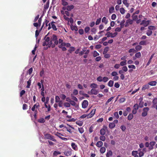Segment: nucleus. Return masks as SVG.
I'll list each match as a JSON object with an SVG mask.
<instances>
[{
	"mask_svg": "<svg viewBox=\"0 0 157 157\" xmlns=\"http://www.w3.org/2000/svg\"><path fill=\"white\" fill-rule=\"evenodd\" d=\"M48 35H46L44 38V40L43 43L42 45L43 46H48L49 44V42L50 41V38L49 37L47 36Z\"/></svg>",
	"mask_w": 157,
	"mask_h": 157,
	"instance_id": "nucleus-1",
	"label": "nucleus"
},
{
	"mask_svg": "<svg viewBox=\"0 0 157 157\" xmlns=\"http://www.w3.org/2000/svg\"><path fill=\"white\" fill-rule=\"evenodd\" d=\"M51 40L52 41L54 42V44L55 45H57L58 44V41L57 36L55 34H53L51 37Z\"/></svg>",
	"mask_w": 157,
	"mask_h": 157,
	"instance_id": "nucleus-2",
	"label": "nucleus"
},
{
	"mask_svg": "<svg viewBox=\"0 0 157 157\" xmlns=\"http://www.w3.org/2000/svg\"><path fill=\"white\" fill-rule=\"evenodd\" d=\"M149 110V108L148 107H145L143 108V112L142 113V115L143 117L146 116L147 114V112Z\"/></svg>",
	"mask_w": 157,
	"mask_h": 157,
	"instance_id": "nucleus-3",
	"label": "nucleus"
},
{
	"mask_svg": "<svg viewBox=\"0 0 157 157\" xmlns=\"http://www.w3.org/2000/svg\"><path fill=\"white\" fill-rule=\"evenodd\" d=\"M98 93V91L95 89H92L90 91L88 92L87 93L90 95H97Z\"/></svg>",
	"mask_w": 157,
	"mask_h": 157,
	"instance_id": "nucleus-4",
	"label": "nucleus"
},
{
	"mask_svg": "<svg viewBox=\"0 0 157 157\" xmlns=\"http://www.w3.org/2000/svg\"><path fill=\"white\" fill-rule=\"evenodd\" d=\"M40 105L38 102L36 103L32 107L31 110L33 111H34L35 108L39 109Z\"/></svg>",
	"mask_w": 157,
	"mask_h": 157,
	"instance_id": "nucleus-5",
	"label": "nucleus"
},
{
	"mask_svg": "<svg viewBox=\"0 0 157 157\" xmlns=\"http://www.w3.org/2000/svg\"><path fill=\"white\" fill-rule=\"evenodd\" d=\"M149 21L148 20L146 21L145 20H142L141 22L140 23V25H144L145 27H146L149 24Z\"/></svg>",
	"mask_w": 157,
	"mask_h": 157,
	"instance_id": "nucleus-6",
	"label": "nucleus"
},
{
	"mask_svg": "<svg viewBox=\"0 0 157 157\" xmlns=\"http://www.w3.org/2000/svg\"><path fill=\"white\" fill-rule=\"evenodd\" d=\"M88 105V102L86 100H84L82 103V107L83 108H85L87 107Z\"/></svg>",
	"mask_w": 157,
	"mask_h": 157,
	"instance_id": "nucleus-7",
	"label": "nucleus"
},
{
	"mask_svg": "<svg viewBox=\"0 0 157 157\" xmlns=\"http://www.w3.org/2000/svg\"><path fill=\"white\" fill-rule=\"evenodd\" d=\"M95 111V109L92 110L91 112L88 114V118H90L92 117L94 114Z\"/></svg>",
	"mask_w": 157,
	"mask_h": 157,
	"instance_id": "nucleus-8",
	"label": "nucleus"
},
{
	"mask_svg": "<svg viewBox=\"0 0 157 157\" xmlns=\"http://www.w3.org/2000/svg\"><path fill=\"white\" fill-rule=\"evenodd\" d=\"M108 33L110 34V37L112 38H113L115 37L118 34L116 32L114 33H110V32H108L105 34V35H107Z\"/></svg>",
	"mask_w": 157,
	"mask_h": 157,
	"instance_id": "nucleus-9",
	"label": "nucleus"
},
{
	"mask_svg": "<svg viewBox=\"0 0 157 157\" xmlns=\"http://www.w3.org/2000/svg\"><path fill=\"white\" fill-rule=\"evenodd\" d=\"M64 154L66 156H71L72 154V151L70 150H66L64 152Z\"/></svg>",
	"mask_w": 157,
	"mask_h": 157,
	"instance_id": "nucleus-10",
	"label": "nucleus"
},
{
	"mask_svg": "<svg viewBox=\"0 0 157 157\" xmlns=\"http://www.w3.org/2000/svg\"><path fill=\"white\" fill-rule=\"evenodd\" d=\"M155 142L154 141L151 142L149 143V145L150 146L149 147V149L150 150H152L153 149V146L155 145Z\"/></svg>",
	"mask_w": 157,
	"mask_h": 157,
	"instance_id": "nucleus-11",
	"label": "nucleus"
},
{
	"mask_svg": "<svg viewBox=\"0 0 157 157\" xmlns=\"http://www.w3.org/2000/svg\"><path fill=\"white\" fill-rule=\"evenodd\" d=\"M52 40H51L50 39V41H49V44L48 45V48L51 47L52 48H54L55 47L56 45L54 43H52Z\"/></svg>",
	"mask_w": 157,
	"mask_h": 157,
	"instance_id": "nucleus-12",
	"label": "nucleus"
},
{
	"mask_svg": "<svg viewBox=\"0 0 157 157\" xmlns=\"http://www.w3.org/2000/svg\"><path fill=\"white\" fill-rule=\"evenodd\" d=\"M102 23H104L105 25H106L108 23V19L106 17H104L102 19Z\"/></svg>",
	"mask_w": 157,
	"mask_h": 157,
	"instance_id": "nucleus-13",
	"label": "nucleus"
},
{
	"mask_svg": "<svg viewBox=\"0 0 157 157\" xmlns=\"http://www.w3.org/2000/svg\"><path fill=\"white\" fill-rule=\"evenodd\" d=\"M71 146L72 147L74 150L75 151L77 150H78L77 146V145H76L75 144V143H72L71 144Z\"/></svg>",
	"mask_w": 157,
	"mask_h": 157,
	"instance_id": "nucleus-14",
	"label": "nucleus"
},
{
	"mask_svg": "<svg viewBox=\"0 0 157 157\" xmlns=\"http://www.w3.org/2000/svg\"><path fill=\"white\" fill-rule=\"evenodd\" d=\"M149 85L148 84H146L144 85L142 89V90H145L146 89H147L149 88Z\"/></svg>",
	"mask_w": 157,
	"mask_h": 157,
	"instance_id": "nucleus-15",
	"label": "nucleus"
},
{
	"mask_svg": "<svg viewBox=\"0 0 157 157\" xmlns=\"http://www.w3.org/2000/svg\"><path fill=\"white\" fill-rule=\"evenodd\" d=\"M153 103V107H155L157 104V98H154L152 101Z\"/></svg>",
	"mask_w": 157,
	"mask_h": 157,
	"instance_id": "nucleus-16",
	"label": "nucleus"
},
{
	"mask_svg": "<svg viewBox=\"0 0 157 157\" xmlns=\"http://www.w3.org/2000/svg\"><path fill=\"white\" fill-rule=\"evenodd\" d=\"M74 8V6L73 5H71L70 6H67L66 7V9L68 11H70Z\"/></svg>",
	"mask_w": 157,
	"mask_h": 157,
	"instance_id": "nucleus-17",
	"label": "nucleus"
},
{
	"mask_svg": "<svg viewBox=\"0 0 157 157\" xmlns=\"http://www.w3.org/2000/svg\"><path fill=\"white\" fill-rule=\"evenodd\" d=\"M148 83L149 85H150L151 86H153L156 85L157 82L155 81H152L149 82Z\"/></svg>",
	"mask_w": 157,
	"mask_h": 157,
	"instance_id": "nucleus-18",
	"label": "nucleus"
},
{
	"mask_svg": "<svg viewBox=\"0 0 157 157\" xmlns=\"http://www.w3.org/2000/svg\"><path fill=\"white\" fill-rule=\"evenodd\" d=\"M154 54H153L151 56L147 64V66H148L150 64V63L151 62V60L153 58V57Z\"/></svg>",
	"mask_w": 157,
	"mask_h": 157,
	"instance_id": "nucleus-19",
	"label": "nucleus"
},
{
	"mask_svg": "<svg viewBox=\"0 0 157 157\" xmlns=\"http://www.w3.org/2000/svg\"><path fill=\"white\" fill-rule=\"evenodd\" d=\"M103 145V142L101 141H99L96 144V146L98 147H101Z\"/></svg>",
	"mask_w": 157,
	"mask_h": 157,
	"instance_id": "nucleus-20",
	"label": "nucleus"
},
{
	"mask_svg": "<svg viewBox=\"0 0 157 157\" xmlns=\"http://www.w3.org/2000/svg\"><path fill=\"white\" fill-rule=\"evenodd\" d=\"M105 133V130L104 128H102L100 130V133L101 135H104Z\"/></svg>",
	"mask_w": 157,
	"mask_h": 157,
	"instance_id": "nucleus-21",
	"label": "nucleus"
},
{
	"mask_svg": "<svg viewBox=\"0 0 157 157\" xmlns=\"http://www.w3.org/2000/svg\"><path fill=\"white\" fill-rule=\"evenodd\" d=\"M51 135L48 133L45 134L44 135V137L45 139H49L50 137H51Z\"/></svg>",
	"mask_w": 157,
	"mask_h": 157,
	"instance_id": "nucleus-22",
	"label": "nucleus"
},
{
	"mask_svg": "<svg viewBox=\"0 0 157 157\" xmlns=\"http://www.w3.org/2000/svg\"><path fill=\"white\" fill-rule=\"evenodd\" d=\"M71 28L72 30H75V31H77L78 29L77 27L75 26H73V25H71Z\"/></svg>",
	"mask_w": 157,
	"mask_h": 157,
	"instance_id": "nucleus-23",
	"label": "nucleus"
},
{
	"mask_svg": "<svg viewBox=\"0 0 157 157\" xmlns=\"http://www.w3.org/2000/svg\"><path fill=\"white\" fill-rule=\"evenodd\" d=\"M37 121L38 122L43 123H44L45 121V119L43 118H40L38 119Z\"/></svg>",
	"mask_w": 157,
	"mask_h": 157,
	"instance_id": "nucleus-24",
	"label": "nucleus"
},
{
	"mask_svg": "<svg viewBox=\"0 0 157 157\" xmlns=\"http://www.w3.org/2000/svg\"><path fill=\"white\" fill-rule=\"evenodd\" d=\"M114 8L112 6L109 8V12L110 13H112L114 12Z\"/></svg>",
	"mask_w": 157,
	"mask_h": 157,
	"instance_id": "nucleus-25",
	"label": "nucleus"
},
{
	"mask_svg": "<svg viewBox=\"0 0 157 157\" xmlns=\"http://www.w3.org/2000/svg\"><path fill=\"white\" fill-rule=\"evenodd\" d=\"M99 55V54L98 52L96 51H94L93 53V56L94 57H95L98 56Z\"/></svg>",
	"mask_w": 157,
	"mask_h": 157,
	"instance_id": "nucleus-26",
	"label": "nucleus"
},
{
	"mask_svg": "<svg viewBox=\"0 0 157 157\" xmlns=\"http://www.w3.org/2000/svg\"><path fill=\"white\" fill-rule=\"evenodd\" d=\"M123 3L127 7H128L129 6V4L127 2V0H123L122 1Z\"/></svg>",
	"mask_w": 157,
	"mask_h": 157,
	"instance_id": "nucleus-27",
	"label": "nucleus"
},
{
	"mask_svg": "<svg viewBox=\"0 0 157 157\" xmlns=\"http://www.w3.org/2000/svg\"><path fill=\"white\" fill-rule=\"evenodd\" d=\"M75 47H70L69 49L68 50V51L69 53H71L72 52L75 51Z\"/></svg>",
	"mask_w": 157,
	"mask_h": 157,
	"instance_id": "nucleus-28",
	"label": "nucleus"
},
{
	"mask_svg": "<svg viewBox=\"0 0 157 157\" xmlns=\"http://www.w3.org/2000/svg\"><path fill=\"white\" fill-rule=\"evenodd\" d=\"M113 153L111 150H109L106 154V157H109L110 156H112V155Z\"/></svg>",
	"mask_w": 157,
	"mask_h": 157,
	"instance_id": "nucleus-29",
	"label": "nucleus"
},
{
	"mask_svg": "<svg viewBox=\"0 0 157 157\" xmlns=\"http://www.w3.org/2000/svg\"><path fill=\"white\" fill-rule=\"evenodd\" d=\"M54 134H55V135L58 136V137H59L60 139H61V138L62 137H61V136H63V135H62V134H61L59 132H56V133H55Z\"/></svg>",
	"mask_w": 157,
	"mask_h": 157,
	"instance_id": "nucleus-30",
	"label": "nucleus"
},
{
	"mask_svg": "<svg viewBox=\"0 0 157 157\" xmlns=\"http://www.w3.org/2000/svg\"><path fill=\"white\" fill-rule=\"evenodd\" d=\"M113 80H110L108 82V85L110 87H112L113 84Z\"/></svg>",
	"mask_w": 157,
	"mask_h": 157,
	"instance_id": "nucleus-31",
	"label": "nucleus"
},
{
	"mask_svg": "<svg viewBox=\"0 0 157 157\" xmlns=\"http://www.w3.org/2000/svg\"><path fill=\"white\" fill-rule=\"evenodd\" d=\"M125 21L124 20H122L120 23V27L121 28H123L124 26V23H125Z\"/></svg>",
	"mask_w": 157,
	"mask_h": 157,
	"instance_id": "nucleus-32",
	"label": "nucleus"
},
{
	"mask_svg": "<svg viewBox=\"0 0 157 157\" xmlns=\"http://www.w3.org/2000/svg\"><path fill=\"white\" fill-rule=\"evenodd\" d=\"M126 21H127V23H128L130 25L132 24L133 23V20L130 19H128Z\"/></svg>",
	"mask_w": 157,
	"mask_h": 157,
	"instance_id": "nucleus-33",
	"label": "nucleus"
},
{
	"mask_svg": "<svg viewBox=\"0 0 157 157\" xmlns=\"http://www.w3.org/2000/svg\"><path fill=\"white\" fill-rule=\"evenodd\" d=\"M31 81L30 79H29V80L27 81V85L26 86V88H30V86L31 85Z\"/></svg>",
	"mask_w": 157,
	"mask_h": 157,
	"instance_id": "nucleus-34",
	"label": "nucleus"
},
{
	"mask_svg": "<svg viewBox=\"0 0 157 157\" xmlns=\"http://www.w3.org/2000/svg\"><path fill=\"white\" fill-rule=\"evenodd\" d=\"M71 97L72 99L73 100V101H78V100L77 98L75 97L74 96L73 94H71Z\"/></svg>",
	"mask_w": 157,
	"mask_h": 157,
	"instance_id": "nucleus-35",
	"label": "nucleus"
},
{
	"mask_svg": "<svg viewBox=\"0 0 157 157\" xmlns=\"http://www.w3.org/2000/svg\"><path fill=\"white\" fill-rule=\"evenodd\" d=\"M105 148L104 147H102L100 149V151L101 153H104L105 151Z\"/></svg>",
	"mask_w": 157,
	"mask_h": 157,
	"instance_id": "nucleus-36",
	"label": "nucleus"
},
{
	"mask_svg": "<svg viewBox=\"0 0 157 157\" xmlns=\"http://www.w3.org/2000/svg\"><path fill=\"white\" fill-rule=\"evenodd\" d=\"M61 100H60V98L58 96H56L55 97V102L56 103L60 101Z\"/></svg>",
	"mask_w": 157,
	"mask_h": 157,
	"instance_id": "nucleus-37",
	"label": "nucleus"
},
{
	"mask_svg": "<svg viewBox=\"0 0 157 157\" xmlns=\"http://www.w3.org/2000/svg\"><path fill=\"white\" fill-rule=\"evenodd\" d=\"M97 86V85L95 83H92L90 85V87L92 88H96Z\"/></svg>",
	"mask_w": 157,
	"mask_h": 157,
	"instance_id": "nucleus-38",
	"label": "nucleus"
},
{
	"mask_svg": "<svg viewBox=\"0 0 157 157\" xmlns=\"http://www.w3.org/2000/svg\"><path fill=\"white\" fill-rule=\"evenodd\" d=\"M142 48V46L140 45H137L135 47V49L137 51L140 50Z\"/></svg>",
	"mask_w": 157,
	"mask_h": 157,
	"instance_id": "nucleus-39",
	"label": "nucleus"
},
{
	"mask_svg": "<svg viewBox=\"0 0 157 157\" xmlns=\"http://www.w3.org/2000/svg\"><path fill=\"white\" fill-rule=\"evenodd\" d=\"M133 117V116L132 114H130L128 117V119L129 120H132Z\"/></svg>",
	"mask_w": 157,
	"mask_h": 157,
	"instance_id": "nucleus-40",
	"label": "nucleus"
},
{
	"mask_svg": "<svg viewBox=\"0 0 157 157\" xmlns=\"http://www.w3.org/2000/svg\"><path fill=\"white\" fill-rule=\"evenodd\" d=\"M109 48L108 47H105L103 52V54H105L109 50Z\"/></svg>",
	"mask_w": 157,
	"mask_h": 157,
	"instance_id": "nucleus-41",
	"label": "nucleus"
},
{
	"mask_svg": "<svg viewBox=\"0 0 157 157\" xmlns=\"http://www.w3.org/2000/svg\"><path fill=\"white\" fill-rule=\"evenodd\" d=\"M135 56L136 58H139L141 56V54L140 52H138L136 53L135 55Z\"/></svg>",
	"mask_w": 157,
	"mask_h": 157,
	"instance_id": "nucleus-42",
	"label": "nucleus"
},
{
	"mask_svg": "<svg viewBox=\"0 0 157 157\" xmlns=\"http://www.w3.org/2000/svg\"><path fill=\"white\" fill-rule=\"evenodd\" d=\"M137 52L136 50L134 48H132L130 49L128 51V52L131 53H136Z\"/></svg>",
	"mask_w": 157,
	"mask_h": 157,
	"instance_id": "nucleus-43",
	"label": "nucleus"
},
{
	"mask_svg": "<svg viewBox=\"0 0 157 157\" xmlns=\"http://www.w3.org/2000/svg\"><path fill=\"white\" fill-rule=\"evenodd\" d=\"M126 64V60L125 59V61L121 62L120 65L121 66H124Z\"/></svg>",
	"mask_w": 157,
	"mask_h": 157,
	"instance_id": "nucleus-44",
	"label": "nucleus"
},
{
	"mask_svg": "<svg viewBox=\"0 0 157 157\" xmlns=\"http://www.w3.org/2000/svg\"><path fill=\"white\" fill-rule=\"evenodd\" d=\"M120 13L122 14H124L125 13V10L124 9L123 7L121 8L120 9Z\"/></svg>",
	"mask_w": 157,
	"mask_h": 157,
	"instance_id": "nucleus-45",
	"label": "nucleus"
},
{
	"mask_svg": "<svg viewBox=\"0 0 157 157\" xmlns=\"http://www.w3.org/2000/svg\"><path fill=\"white\" fill-rule=\"evenodd\" d=\"M152 31L148 30H147L146 34L148 36H150L152 34Z\"/></svg>",
	"mask_w": 157,
	"mask_h": 157,
	"instance_id": "nucleus-46",
	"label": "nucleus"
},
{
	"mask_svg": "<svg viewBox=\"0 0 157 157\" xmlns=\"http://www.w3.org/2000/svg\"><path fill=\"white\" fill-rule=\"evenodd\" d=\"M114 98L113 97H112L110 98L105 103V105H107Z\"/></svg>",
	"mask_w": 157,
	"mask_h": 157,
	"instance_id": "nucleus-47",
	"label": "nucleus"
},
{
	"mask_svg": "<svg viewBox=\"0 0 157 157\" xmlns=\"http://www.w3.org/2000/svg\"><path fill=\"white\" fill-rule=\"evenodd\" d=\"M138 154V151H133L132 152V156L137 155Z\"/></svg>",
	"mask_w": 157,
	"mask_h": 157,
	"instance_id": "nucleus-48",
	"label": "nucleus"
},
{
	"mask_svg": "<svg viewBox=\"0 0 157 157\" xmlns=\"http://www.w3.org/2000/svg\"><path fill=\"white\" fill-rule=\"evenodd\" d=\"M148 28L149 29L151 30H155L156 29L155 27L154 26H150Z\"/></svg>",
	"mask_w": 157,
	"mask_h": 157,
	"instance_id": "nucleus-49",
	"label": "nucleus"
},
{
	"mask_svg": "<svg viewBox=\"0 0 157 157\" xmlns=\"http://www.w3.org/2000/svg\"><path fill=\"white\" fill-rule=\"evenodd\" d=\"M140 45H145L146 44V41L145 40H142L139 43Z\"/></svg>",
	"mask_w": 157,
	"mask_h": 157,
	"instance_id": "nucleus-50",
	"label": "nucleus"
},
{
	"mask_svg": "<svg viewBox=\"0 0 157 157\" xmlns=\"http://www.w3.org/2000/svg\"><path fill=\"white\" fill-rule=\"evenodd\" d=\"M109 80L108 78L107 77H104L102 79V81L104 82H106Z\"/></svg>",
	"mask_w": 157,
	"mask_h": 157,
	"instance_id": "nucleus-51",
	"label": "nucleus"
},
{
	"mask_svg": "<svg viewBox=\"0 0 157 157\" xmlns=\"http://www.w3.org/2000/svg\"><path fill=\"white\" fill-rule=\"evenodd\" d=\"M115 126V124H114V123H111L109 124V128H114Z\"/></svg>",
	"mask_w": 157,
	"mask_h": 157,
	"instance_id": "nucleus-52",
	"label": "nucleus"
},
{
	"mask_svg": "<svg viewBox=\"0 0 157 157\" xmlns=\"http://www.w3.org/2000/svg\"><path fill=\"white\" fill-rule=\"evenodd\" d=\"M61 154V152H59V151H55L53 153V155L54 156H56L60 154Z\"/></svg>",
	"mask_w": 157,
	"mask_h": 157,
	"instance_id": "nucleus-53",
	"label": "nucleus"
},
{
	"mask_svg": "<svg viewBox=\"0 0 157 157\" xmlns=\"http://www.w3.org/2000/svg\"><path fill=\"white\" fill-rule=\"evenodd\" d=\"M101 20V18H100L98 19L96 21L95 24L96 25H98L100 23Z\"/></svg>",
	"mask_w": 157,
	"mask_h": 157,
	"instance_id": "nucleus-54",
	"label": "nucleus"
},
{
	"mask_svg": "<svg viewBox=\"0 0 157 157\" xmlns=\"http://www.w3.org/2000/svg\"><path fill=\"white\" fill-rule=\"evenodd\" d=\"M100 139L102 141H105V136L102 135L100 137Z\"/></svg>",
	"mask_w": 157,
	"mask_h": 157,
	"instance_id": "nucleus-55",
	"label": "nucleus"
},
{
	"mask_svg": "<svg viewBox=\"0 0 157 157\" xmlns=\"http://www.w3.org/2000/svg\"><path fill=\"white\" fill-rule=\"evenodd\" d=\"M78 94V91L77 90L75 89L73 90V93L72 94H73L74 95H77Z\"/></svg>",
	"mask_w": 157,
	"mask_h": 157,
	"instance_id": "nucleus-56",
	"label": "nucleus"
},
{
	"mask_svg": "<svg viewBox=\"0 0 157 157\" xmlns=\"http://www.w3.org/2000/svg\"><path fill=\"white\" fill-rule=\"evenodd\" d=\"M62 2V4L63 6H67L68 4V3L65 0H61Z\"/></svg>",
	"mask_w": 157,
	"mask_h": 157,
	"instance_id": "nucleus-57",
	"label": "nucleus"
},
{
	"mask_svg": "<svg viewBox=\"0 0 157 157\" xmlns=\"http://www.w3.org/2000/svg\"><path fill=\"white\" fill-rule=\"evenodd\" d=\"M139 107V105L137 103L134 104V105L133 106V108H134L133 109H135L136 110H137L138 109Z\"/></svg>",
	"mask_w": 157,
	"mask_h": 157,
	"instance_id": "nucleus-58",
	"label": "nucleus"
},
{
	"mask_svg": "<svg viewBox=\"0 0 157 157\" xmlns=\"http://www.w3.org/2000/svg\"><path fill=\"white\" fill-rule=\"evenodd\" d=\"M60 97L62 100H64L66 98V96L64 94H61L60 95Z\"/></svg>",
	"mask_w": 157,
	"mask_h": 157,
	"instance_id": "nucleus-59",
	"label": "nucleus"
},
{
	"mask_svg": "<svg viewBox=\"0 0 157 157\" xmlns=\"http://www.w3.org/2000/svg\"><path fill=\"white\" fill-rule=\"evenodd\" d=\"M49 6V2L48 1L46 5H45L44 6V8L45 9H47L48 8Z\"/></svg>",
	"mask_w": 157,
	"mask_h": 157,
	"instance_id": "nucleus-60",
	"label": "nucleus"
},
{
	"mask_svg": "<svg viewBox=\"0 0 157 157\" xmlns=\"http://www.w3.org/2000/svg\"><path fill=\"white\" fill-rule=\"evenodd\" d=\"M114 116L117 119H118L119 117V115L118 114V113L117 112H116L114 113Z\"/></svg>",
	"mask_w": 157,
	"mask_h": 157,
	"instance_id": "nucleus-61",
	"label": "nucleus"
},
{
	"mask_svg": "<svg viewBox=\"0 0 157 157\" xmlns=\"http://www.w3.org/2000/svg\"><path fill=\"white\" fill-rule=\"evenodd\" d=\"M70 103V105H71L72 106H75L76 105V103L74 101L71 100Z\"/></svg>",
	"mask_w": 157,
	"mask_h": 157,
	"instance_id": "nucleus-62",
	"label": "nucleus"
},
{
	"mask_svg": "<svg viewBox=\"0 0 157 157\" xmlns=\"http://www.w3.org/2000/svg\"><path fill=\"white\" fill-rule=\"evenodd\" d=\"M65 106L67 107H69L70 106V103L65 102L64 104Z\"/></svg>",
	"mask_w": 157,
	"mask_h": 157,
	"instance_id": "nucleus-63",
	"label": "nucleus"
},
{
	"mask_svg": "<svg viewBox=\"0 0 157 157\" xmlns=\"http://www.w3.org/2000/svg\"><path fill=\"white\" fill-rule=\"evenodd\" d=\"M96 31H97V29L95 28H92L91 30V32L93 33L94 34H95L96 33Z\"/></svg>",
	"mask_w": 157,
	"mask_h": 157,
	"instance_id": "nucleus-64",
	"label": "nucleus"
}]
</instances>
